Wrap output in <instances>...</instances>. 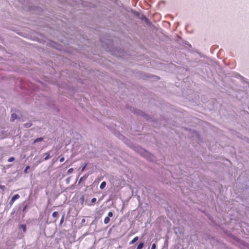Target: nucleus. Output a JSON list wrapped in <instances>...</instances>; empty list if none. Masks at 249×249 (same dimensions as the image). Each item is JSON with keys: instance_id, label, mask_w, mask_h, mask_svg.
Returning a JSON list of instances; mask_svg holds the SVG:
<instances>
[{"instance_id": "f3484780", "label": "nucleus", "mask_w": 249, "mask_h": 249, "mask_svg": "<svg viewBox=\"0 0 249 249\" xmlns=\"http://www.w3.org/2000/svg\"><path fill=\"white\" fill-rule=\"evenodd\" d=\"M73 171V169L72 168H71L70 169H69L68 171H67V173L70 174H71V173H72Z\"/></svg>"}, {"instance_id": "2eb2a0df", "label": "nucleus", "mask_w": 249, "mask_h": 249, "mask_svg": "<svg viewBox=\"0 0 249 249\" xmlns=\"http://www.w3.org/2000/svg\"><path fill=\"white\" fill-rule=\"evenodd\" d=\"M15 158L14 157H10L8 159V161L9 162H13L15 160Z\"/></svg>"}, {"instance_id": "f257e3e1", "label": "nucleus", "mask_w": 249, "mask_h": 249, "mask_svg": "<svg viewBox=\"0 0 249 249\" xmlns=\"http://www.w3.org/2000/svg\"><path fill=\"white\" fill-rule=\"evenodd\" d=\"M19 195L18 194H16L12 198H11V199L10 200V202H9V204L10 205H13V204L14 203V202L18 199L19 198Z\"/></svg>"}, {"instance_id": "412c9836", "label": "nucleus", "mask_w": 249, "mask_h": 249, "mask_svg": "<svg viewBox=\"0 0 249 249\" xmlns=\"http://www.w3.org/2000/svg\"><path fill=\"white\" fill-rule=\"evenodd\" d=\"M156 248V245L155 244H153L151 246V249H155Z\"/></svg>"}, {"instance_id": "f8f14e48", "label": "nucleus", "mask_w": 249, "mask_h": 249, "mask_svg": "<svg viewBox=\"0 0 249 249\" xmlns=\"http://www.w3.org/2000/svg\"><path fill=\"white\" fill-rule=\"evenodd\" d=\"M110 221V218L108 217H106L105 219H104V223L106 224H108Z\"/></svg>"}, {"instance_id": "a211bd4d", "label": "nucleus", "mask_w": 249, "mask_h": 249, "mask_svg": "<svg viewBox=\"0 0 249 249\" xmlns=\"http://www.w3.org/2000/svg\"><path fill=\"white\" fill-rule=\"evenodd\" d=\"M113 213L112 212H109L108 213V214H107V217H108L109 218V217H111L113 216Z\"/></svg>"}, {"instance_id": "5701e85b", "label": "nucleus", "mask_w": 249, "mask_h": 249, "mask_svg": "<svg viewBox=\"0 0 249 249\" xmlns=\"http://www.w3.org/2000/svg\"><path fill=\"white\" fill-rule=\"evenodd\" d=\"M64 215H63L61 218V219L60 220V224H61L62 223H63V221H64Z\"/></svg>"}, {"instance_id": "aec40b11", "label": "nucleus", "mask_w": 249, "mask_h": 249, "mask_svg": "<svg viewBox=\"0 0 249 249\" xmlns=\"http://www.w3.org/2000/svg\"><path fill=\"white\" fill-rule=\"evenodd\" d=\"M97 199L96 198H92L91 200V202L92 203H95Z\"/></svg>"}, {"instance_id": "9d476101", "label": "nucleus", "mask_w": 249, "mask_h": 249, "mask_svg": "<svg viewBox=\"0 0 249 249\" xmlns=\"http://www.w3.org/2000/svg\"><path fill=\"white\" fill-rule=\"evenodd\" d=\"M20 228L24 232L26 231V226L24 224H22L20 226Z\"/></svg>"}, {"instance_id": "6e6552de", "label": "nucleus", "mask_w": 249, "mask_h": 249, "mask_svg": "<svg viewBox=\"0 0 249 249\" xmlns=\"http://www.w3.org/2000/svg\"><path fill=\"white\" fill-rule=\"evenodd\" d=\"M107 185L106 181H103L101 184L100 185V189H103L105 188L106 186Z\"/></svg>"}, {"instance_id": "cd10ccee", "label": "nucleus", "mask_w": 249, "mask_h": 249, "mask_svg": "<svg viewBox=\"0 0 249 249\" xmlns=\"http://www.w3.org/2000/svg\"><path fill=\"white\" fill-rule=\"evenodd\" d=\"M240 77L241 78V79H242L243 81H244V78L242 77V76H240Z\"/></svg>"}, {"instance_id": "20e7f679", "label": "nucleus", "mask_w": 249, "mask_h": 249, "mask_svg": "<svg viewBox=\"0 0 249 249\" xmlns=\"http://www.w3.org/2000/svg\"><path fill=\"white\" fill-rule=\"evenodd\" d=\"M34 160H36L37 164L40 163V162H41L43 161V160H42L41 158L39 159V158L38 157H35L34 159Z\"/></svg>"}, {"instance_id": "c85d7f7f", "label": "nucleus", "mask_w": 249, "mask_h": 249, "mask_svg": "<svg viewBox=\"0 0 249 249\" xmlns=\"http://www.w3.org/2000/svg\"><path fill=\"white\" fill-rule=\"evenodd\" d=\"M143 18L145 19V20H147V19L145 17H144Z\"/></svg>"}, {"instance_id": "39448f33", "label": "nucleus", "mask_w": 249, "mask_h": 249, "mask_svg": "<svg viewBox=\"0 0 249 249\" xmlns=\"http://www.w3.org/2000/svg\"><path fill=\"white\" fill-rule=\"evenodd\" d=\"M17 118V115L15 113L12 114L10 118V120L11 121H14L15 120H16Z\"/></svg>"}, {"instance_id": "4468645a", "label": "nucleus", "mask_w": 249, "mask_h": 249, "mask_svg": "<svg viewBox=\"0 0 249 249\" xmlns=\"http://www.w3.org/2000/svg\"><path fill=\"white\" fill-rule=\"evenodd\" d=\"M87 165V163H85L84 165H83L82 168H81V172H84L85 170L86 166Z\"/></svg>"}, {"instance_id": "0eeeda50", "label": "nucleus", "mask_w": 249, "mask_h": 249, "mask_svg": "<svg viewBox=\"0 0 249 249\" xmlns=\"http://www.w3.org/2000/svg\"><path fill=\"white\" fill-rule=\"evenodd\" d=\"M138 239H139V237L138 236L134 237L133 239V240L130 241V242L129 243V244L131 245V244H134L136 241H138Z\"/></svg>"}, {"instance_id": "7ed1b4c3", "label": "nucleus", "mask_w": 249, "mask_h": 249, "mask_svg": "<svg viewBox=\"0 0 249 249\" xmlns=\"http://www.w3.org/2000/svg\"><path fill=\"white\" fill-rule=\"evenodd\" d=\"M44 156H45L44 160H47L50 158V152H46L43 154Z\"/></svg>"}, {"instance_id": "1a4fd4ad", "label": "nucleus", "mask_w": 249, "mask_h": 249, "mask_svg": "<svg viewBox=\"0 0 249 249\" xmlns=\"http://www.w3.org/2000/svg\"><path fill=\"white\" fill-rule=\"evenodd\" d=\"M144 246V243L141 242L137 247V249H142Z\"/></svg>"}, {"instance_id": "9b49d317", "label": "nucleus", "mask_w": 249, "mask_h": 249, "mask_svg": "<svg viewBox=\"0 0 249 249\" xmlns=\"http://www.w3.org/2000/svg\"><path fill=\"white\" fill-rule=\"evenodd\" d=\"M32 125V124L31 123H26L24 124V126L25 128H29Z\"/></svg>"}, {"instance_id": "f03ea898", "label": "nucleus", "mask_w": 249, "mask_h": 249, "mask_svg": "<svg viewBox=\"0 0 249 249\" xmlns=\"http://www.w3.org/2000/svg\"><path fill=\"white\" fill-rule=\"evenodd\" d=\"M132 111H134L135 113H136L138 115H141V116H143L144 118L146 117L147 115L142 111H141L140 110H139L136 109H133Z\"/></svg>"}, {"instance_id": "393cba45", "label": "nucleus", "mask_w": 249, "mask_h": 249, "mask_svg": "<svg viewBox=\"0 0 249 249\" xmlns=\"http://www.w3.org/2000/svg\"><path fill=\"white\" fill-rule=\"evenodd\" d=\"M0 189L2 190H4L5 189V186L3 185H0Z\"/></svg>"}, {"instance_id": "a878e982", "label": "nucleus", "mask_w": 249, "mask_h": 249, "mask_svg": "<svg viewBox=\"0 0 249 249\" xmlns=\"http://www.w3.org/2000/svg\"><path fill=\"white\" fill-rule=\"evenodd\" d=\"M82 179H83V178H80V180H79V183H80V182H81V181H82Z\"/></svg>"}, {"instance_id": "dca6fc26", "label": "nucleus", "mask_w": 249, "mask_h": 249, "mask_svg": "<svg viewBox=\"0 0 249 249\" xmlns=\"http://www.w3.org/2000/svg\"><path fill=\"white\" fill-rule=\"evenodd\" d=\"M30 166H27L25 169L24 170V173H27L28 172V170L30 169Z\"/></svg>"}, {"instance_id": "423d86ee", "label": "nucleus", "mask_w": 249, "mask_h": 249, "mask_svg": "<svg viewBox=\"0 0 249 249\" xmlns=\"http://www.w3.org/2000/svg\"><path fill=\"white\" fill-rule=\"evenodd\" d=\"M43 140V138H42V137L37 138L34 141V143H36L38 142H42Z\"/></svg>"}, {"instance_id": "bb28decb", "label": "nucleus", "mask_w": 249, "mask_h": 249, "mask_svg": "<svg viewBox=\"0 0 249 249\" xmlns=\"http://www.w3.org/2000/svg\"><path fill=\"white\" fill-rule=\"evenodd\" d=\"M85 222V219H83L82 220V223H84Z\"/></svg>"}, {"instance_id": "4be33fe9", "label": "nucleus", "mask_w": 249, "mask_h": 249, "mask_svg": "<svg viewBox=\"0 0 249 249\" xmlns=\"http://www.w3.org/2000/svg\"><path fill=\"white\" fill-rule=\"evenodd\" d=\"M27 207H28L27 205H26L24 206V208L23 209V212H26V209H27Z\"/></svg>"}, {"instance_id": "6ab92c4d", "label": "nucleus", "mask_w": 249, "mask_h": 249, "mask_svg": "<svg viewBox=\"0 0 249 249\" xmlns=\"http://www.w3.org/2000/svg\"><path fill=\"white\" fill-rule=\"evenodd\" d=\"M70 179H71V177H69L68 178H67L66 180V182L67 184H68L69 183H70Z\"/></svg>"}, {"instance_id": "ddd939ff", "label": "nucleus", "mask_w": 249, "mask_h": 249, "mask_svg": "<svg viewBox=\"0 0 249 249\" xmlns=\"http://www.w3.org/2000/svg\"><path fill=\"white\" fill-rule=\"evenodd\" d=\"M59 215L58 212H54L53 213L52 216L54 218L57 217Z\"/></svg>"}, {"instance_id": "b1692460", "label": "nucleus", "mask_w": 249, "mask_h": 249, "mask_svg": "<svg viewBox=\"0 0 249 249\" xmlns=\"http://www.w3.org/2000/svg\"><path fill=\"white\" fill-rule=\"evenodd\" d=\"M64 160H65L64 157H63L60 159L59 161H60V162H62L64 161Z\"/></svg>"}]
</instances>
